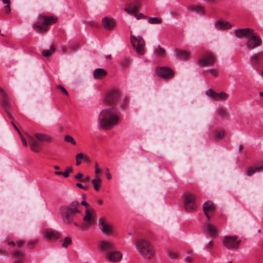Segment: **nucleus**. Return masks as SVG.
Segmentation results:
<instances>
[{
  "label": "nucleus",
  "instance_id": "1",
  "mask_svg": "<svg viewBox=\"0 0 263 263\" xmlns=\"http://www.w3.org/2000/svg\"><path fill=\"white\" fill-rule=\"evenodd\" d=\"M79 207V202L76 200L72 201L69 204L61 206L59 212L63 220L68 224L73 223L76 227L80 228V224L74 221L77 215L81 213Z\"/></svg>",
  "mask_w": 263,
  "mask_h": 263
},
{
  "label": "nucleus",
  "instance_id": "2",
  "mask_svg": "<svg viewBox=\"0 0 263 263\" xmlns=\"http://www.w3.org/2000/svg\"><path fill=\"white\" fill-rule=\"evenodd\" d=\"M99 120L102 128L109 130L118 124L119 117L116 110L114 107H110L100 112Z\"/></svg>",
  "mask_w": 263,
  "mask_h": 263
},
{
  "label": "nucleus",
  "instance_id": "3",
  "mask_svg": "<svg viewBox=\"0 0 263 263\" xmlns=\"http://www.w3.org/2000/svg\"><path fill=\"white\" fill-rule=\"evenodd\" d=\"M235 35L238 38L246 37L247 41L246 45L249 50H252L260 46L262 44L261 38L253 30L250 28L236 29Z\"/></svg>",
  "mask_w": 263,
  "mask_h": 263
},
{
  "label": "nucleus",
  "instance_id": "4",
  "mask_svg": "<svg viewBox=\"0 0 263 263\" xmlns=\"http://www.w3.org/2000/svg\"><path fill=\"white\" fill-rule=\"evenodd\" d=\"M135 244L140 254L143 258L150 259L154 256L155 254V250L152 245L148 240L140 239L137 240Z\"/></svg>",
  "mask_w": 263,
  "mask_h": 263
},
{
  "label": "nucleus",
  "instance_id": "5",
  "mask_svg": "<svg viewBox=\"0 0 263 263\" xmlns=\"http://www.w3.org/2000/svg\"><path fill=\"white\" fill-rule=\"evenodd\" d=\"M39 19L40 21L44 19L43 24H41L40 23H35L33 24V28L40 32L46 31L48 29V26L56 23L57 21V18L53 16H44L43 15H40Z\"/></svg>",
  "mask_w": 263,
  "mask_h": 263
},
{
  "label": "nucleus",
  "instance_id": "6",
  "mask_svg": "<svg viewBox=\"0 0 263 263\" xmlns=\"http://www.w3.org/2000/svg\"><path fill=\"white\" fill-rule=\"evenodd\" d=\"M130 42L137 54L142 56L145 53V42L144 39L141 36H136L131 34Z\"/></svg>",
  "mask_w": 263,
  "mask_h": 263
},
{
  "label": "nucleus",
  "instance_id": "7",
  "mask_svg": "<svg viewBox=\"0 0 263 263\" xmlns=\"http://www.w3.org/2000/svg\"><path fill=\"white\" fill-rule=\"evenodd\" d=\"M241 240L236 235L226 236L224 237L222 243L223 246L230 250H237L239 249Z\"/></svg>",
  "mask_w": 263,
  "mask_h": 263
},
{
  "label": "nucleus",
  "instance_id": "8",
  "mask_svg": "<svg viewBox=\"0 0 263 263\" xmlns=\"http://www.w3.org/2000/svg\"><path fill=\"white\" fill-rule=\"evenodd\" d=\"M184 206L187 212H192L197 209L196 198L191 193H185L183 196Z\"/></svg>",
  "mask_w": 263,
  "mask_h": 263
},
{
  "label": "nucleus",
  "instance_id": "9",
  "mask_svg": "<svg viewBox=\"0 0 263 263\" xmlns=\"http://www.w3.org/2000/svg\"><path fill=\"white\" fill-rule=\"evenodd\" d=\"M216 61L215 58L213 53L205 54L203 58L198 60V64L201 66L213 65Z\"/></svg>",
  "mask_w": 263,
  "mask_h": 263
},
{
  "label": "nucleus",
  "instance_id": "10",
  "mask_svg": "<svg viewBox=\"0 0 263 263\" xmlns=\"http://www.w3.org/2000/svg\"><path fill=\"white\" fill-rule=\"evenodd\" d=\"M99 226L101 231L106 235H110L113 232L112 227L111 224L107 223L104 217H101L98 221Z\"/></svg>",
  "mask_w": 263,
  "mask_h": 263
},
{
  "label": "nucleus",
  "instance_id": "11",
  "mask_svg": "<svg viewBox=\"0 0 263 263\" xmlns=\"http://www.w3.org/2000/svg\"><path fill=\"white\" fill-rule=\"evenodd\" d=\"M157 74L164 79H171L174 77V72L168 67H162L156 69Z\"/></svg>",
  "mask_w": 263,
  "mask_h": 263
},
{
  "label": "nucleus",
  "instance_id": "12",
  "mask_svg": "<svg viewBox=\"0 0 263 263\" xmlns=\"http://www.w3.org/2000/svg\"><path fill=\"white\" fill-rule=\"evenodd\" d=\"M206 94L214 100H226L228 97V94L224 92L216 93L212 89L206 90Z\"/></svg>",
  "mask_w": 263,
  "mask_h": 263
},
{
  "label": "nucleus",
  "instance_id": "13",
  "mask_svg": "<svg viewBox=\"0 0 263 263\" xmlns=\"http://www.w3.org/2000/svg\"><path fill=\"white\" fill-rule=\"evenodd\" d=\"M119 96V92L117 90H112L108 92L105 99V102L108 104H112Z\"/></svg>",
  "mask_w": 263,
  "mask_h": 263
},
{
  "label": "nucleus",
  "instance_id": "14",
  "mask_svg": "<svg viewBox=\"0 0 263 263\" xmlns=\"http://www.w3.org/2000/svg\"><path fill=\"white\" fill-rule=\"evenodd\" d=\"M95 212L94 210H89L86 208L85 209V214L83 218V220L85 222L93 224L95 221Z\"/></svg>",
  "mask_w": 263,
  "mask_h": 263
},
{
  "label": "nucleus",
  "instance_id": "15",
  "mask_svg": "<svg viewBox=\"0 0 263 263\" xmlns=\"http://www.w3.org/2000/svg\"><path fill=\"white\" fill-rule=\"evenodd\" d=\"M0 94L2 96V99L0 101L1 104L5 108L7 111L8 110L9 107L10 105V99L7 93L0 87Z\"/></svg>",
  "mask_w": 263,
  "mask_h": 263
},
{
  "label": "nucleus",
  "instance_id": "16",
  "mask_svg": "<svg viewBox=\"0 0 263 263\" xmlns=\"http://www.w3.org/2000/svg\"><path fill=\"white\" fill-rule=\"evenodd\" d=\"M102 26L107 30L113 29L116 25V22L115 20L111 17H104L102 20Z\"/></svg>",
  "mask_w": 263,
  "mask_h": 263
},
{
  "label": "nucleus",
  "instance_id": "17",
  "mask_svg": "<svg viewBox=\"0 0 263 263\" xmlns=\"http://www.w3.org/2000/svg\"><path fill=\"white\" fill-rule=\"evenodd\" d=\"M44 235L47 240L58 239L61 236V234L58 231L51 229H46L44 231Z\"/></svg>",
  "mask_w": 263,
  "mask_h": 263
},
{
  "label": "nucleus",
  "instance_id": "18",
  "mask_svg": "<svg viewBox=\"0 0 263 263\" xmlns=\"http://www.w3.org/2000/svg\"><path fill=\"white\" fill-rule=\"evenodd\" d=\"M215 26L219 30H227L231 28L233 25L226 21L219 20L215 23Z\"/></svg>",
  "mask_w": 263,
  "mask_h": 263
},
{
  "label": "nucleus",
  "instance_id": "19",
  "mask_svg": "<svg viewBox=\"0 0 263 263\" xmlns=\"http://www.w3.org/2000/svg\"><path fill=\"white\" fill-rule=\"evenodd\" d=\"M203 210L204 214L209 220L210 218L209 215V213L213 212L215 210V206L214 203L210 201L205 202L203 206Z\"/></svg>",
  "mask_w": 263,
  "mask_h": 263
},
{
  "label": "nucleus",
  "instance_id": "20",
  "mask_svg": "<svg viewBox=\"0 0 263 263\" xmlns=\"http://www.w3.org/2000/svg\"><path fill=\"white\" fill-rule=\"evenodd\" d=\"M122 257V254L118 251H110L108 253V259L112 262H116L120 260Z\"/></svg>",
  "mask_w": 263,
  "mask_h": 263
},
{
  "label": "nucleus",
  "instance_id": "21",
  "mask_svg": "<svg viewBox=\"0 0 263 263\" xmlns=\"http://www.w3.org/2000/svg\"><path fill=\"white\" fill-rule=\"evenodd\" d=\"M107 74L106 71L102 68H97L93 71V77L96 79H102Z\"/></svg>",
  "mask_w": 263,
  "mask_h": 263
},
{
  "label": "nucleus",
  "instance_id": "22",
  "mask_svg": "<svg viewBox=\"0 0 263 263\" xmlns=\"http://www.w3.org/2000/svg\"><path fill=\"white\" fill-rule=\"evenodd\" d=\"M114 246L112 242L105 240L99 242V248L102 251H106L109 249H112Z\"/></svg>",
  "mask_w": 263,
  "mask_h": 263
},
{
  "label": "nucleus",
  "instance_id": "23",
  "mask_svg": "<svg viewBox=\"0 0 263 263\" xmlns=\"http://www.w3.org/2000/svg\"><path fill=\"white\" fill-rule=\"evenodd\" d=\"M28 137L32 141V143L30 145V148L31 151L34 152L38 153L40 151V143L36 140H35L33 137L30 135H28Z\"/></svg>",
  "mask_w": 263,
  "mask_h": 263
},
{
  "label": "nucleus",
  "instance_id": "24",
  "mask_svg": "<svg viewBox=\"0 0 263 263\" xmlns=\"http://www.w3.org/2000/svg\"><path fill=\"white\" fill-rule=\"evenodd\" d=\"M34 136L40 141L50 142L52 140V139L50 136L44 134L36 133L34 134Z\"/></svg>",
  "mask_w": 263,
  "mask_h": 263
},
{
  "label": "nucleus",
  "instance_id": "25",
  "mask_svg": "<svg viewBox=\"0 0 263 263\" xmlns=\"http://www.w3.org/2000/svg\"><path fill=\"white\" fill-rule=\"evenodd\" d=\"M263 170L262 165L252 166L250 167L246 171V175L248 176H251L256 172H260Z\"/></svg>",
  "mask_w": 263,
  "mask_h": 263
},
{
  "label": "nucleus",
  "instance_id": "26",
  "mask_svg": "<svg viewBox=\"0 0 263 263\" xmlns=\"http://www.w3.org/2000/svg\"><path fill=\"white\" fill-rule=\"evenodd\" d=\"M91 183L96 192L99 191L102 185L101 179L97 176H95V178L91 180Z\"/></svg>",
  "mask_w": 263,
  "mask_h": 263
},
{
  "label": "nucleus",
  "instance_id": "27",
  "mask_svg": "<svg viewBox=\"0 0 263 263\" xmlns=\"http://www.w3.org/2000/svg\"><path fill=\"white\" fill-rule=\"evenodd\" d=\"M175 52L180 59L186 60L189 57V53L185 50L177 49Z\"/></svg>",
  "mask_w": 263,
  "mask_h": 263
},
{
  "label": "nucleus",
  "instance_id": "28",
  "mask_svg": "<svg viewBox=\"0 0 263 263\" xmlns=\"http://www.w3.org/2000/svg\"><path fill=\"white\" fill-rule=\"evenodd\" d=\"M206 232L211 235V236H214L217 234V230L215 226L212 224H208L205 226Z\"/></svg>",
  "mask_w": 263,
  "mask_h": 263
},
{
  "label": "nucleus",
  "instance_id": "29",
  "mask_svg": "<svg viewBox=\"0 0 263 263\" xmlns=\"http://www.w3.org/2000/svg\"><path fill=\"white\" fill-rule=\"evenodd\" d=\"M262 55L261 53L254 54L250 58V62L252 65H257L260 62L259 57Z\"/></svg>",
  "mask_w": 263,
  "mask_h": 263
},
{
  "label": "nucleus",
  "instance_id": "30",
  "mask_svg": "<svg viewBox=\"0 0 263 263\" xmlns=\"http://www.w3.org/2000/svg\"><path fill=\"white\" fill-rule=\"evenodd\" d=\"M140 8V4L139 3L134 5L130 9L124 8V10L128 14H134Z\"/></svg>",
  "mask_w": 263,
  "mask_h": 263
},
{
  "label": "nucleus",
  "instance_id": "31",
  "mask_svg": "<svg viewBox=\"0 0 263 263\" xmlns=\"http://www.w3.org/2000/svg\"><path fill=\"white\" fill-rule=\"evenodd\" d=\"M165 52V50L161 47L160 46H158L157 48L155 50V53L156 56L157 57H163Z\"/></svg>",
  "mask_w": 263,
  "mask_h": 263
},
{
  "label": "nucleus",
  "instance_id": "32",
  "mask_svg": "<svg viewBox=\"0 0 263 263\" xmlns=\"http://www.w3.org/2000/svg\"><path fill=\"white\" fill-rule=\"evenodd\" d=\"M148 22L152 24H159L162 22V20L157 17H149Z\"/></svg>",
  "mask_w": 263,
  "mask_h": 263
},
{
  "label": "nucleus",
  "instance_id": "33",
  "mask_svg": "<svg viewBox=\"0 0 263 263\" xmlns=\"http://www.w3.org/2000/svg\"><path fill=\"white\" fill-rule=\"evenodd\" d=\"M192 11H196L197 12L200 13L202 14H204V8L200 6H196L192 7L190 8Z\"/></svg>",
  "mask_w": 263,
  "mask_h": 263
},
{
  "label": "nucleus",
  "instance_id": "34",
  "mask_svg": "<svg viewBox=\"0 0 263 263\" xmlns=\"http://www.w3.org/2000/svg\"><path fill=\"white\" fill-rule=\"evenodd\" d=\"M55 51V49L53 46L50 47V49L42 52V55L45 57L50 56Z\"/></svg>",
  "mask_w": 263,
  "mask_h": 263
},
{
  "label": "nucleus",
  "instance_id": "35",
  "mask_svg": "<svg viewBox=\"0 0 263 263\" xmlns=\"http://www.w3.org/2000/svg\"><path fill=\"white\" fill-rule=\"evenodd\" d=\"M72 242L71 238L70 237H66L64 240L62 244V246L63 248H66L68 247L69 245H70Z\"/></svg>",
  "mask_w": 263,
  "mask_h": 263
},
{
  "label": "nucleus",
  "instance_id": "36",
  "mask_svg": "<svg viewBox=\"0 0 263 263\" xmlns=\"http://www.w3.org/2000/svg\"><path fill=\"white\" fill-rule=\"evenodd\" d=\"M129 64H130L129 59L127 58H124L121 62V67L125 68L127 66H128Z\"/></svg>",
  "mask_w": 263,
  "mask_h": 263
},
{
  "label": "nucleus",
  "instance_id": "37",
  "mask_svg": "<svg viewBox=\"0 0 263 263\" xmlns=\"http://www.w3.org/2000/svg\"><path fill=\"white\" fill-rule=\"evenodd\" d=\"M224 136V132L222 130L218 131L215 133V135L214 136V138L215 140H220L223 138Z\"/></svg>",
  "mask_w": 263,
  "mask_h": 263
},
{
  "label": "nucleus",
  "instance_id": "38",
  "mask_svg": "<svg viewBox=\"0 0 263 263\" xmlns=\"http://www.w3.org/2000/svg\"><path fill=\"white\" fill-rule=\"evenodd\" d=\"M64 140L67 142H70L73 145H76V142L74 139L69 135H66L64 137Z\"/></svg>",
  "mask_w": 263,
  "mask_h": 263
},
{
  "label": "nucleus",
  "instance_id": "39",
  "mask_svg": "<svg viewBox=\"0 0 263 263\" xmlns=\"http://www.w3.org/2000/svg\"><path fill=\"white\" fill-rule=\"evenodd\" d=\"M12 255L16 257L24 258V253L22 251L17 250L12 253Z\"/></svg>",
  "mask_w": 263,
  "mask_h": 263
},
{
  "label": "nucleus",
  "instance_id": "40",
  "mask_svg": "<svg viewBox=\"0 0 263 263\" xmlns=\"http://www.w3.org/2000/svg\"><path fill=\"white\" fill-rule=\"evenodd\" d=\"M84 158V155L83 153H81L76 155V165L79 166L81 163V159Z\"/></svg>",
  "mask_w": 263,
  "mask_h": 263
},
{
  "label": "nucleus",
  "instance_id": "41",
  "mask_svg": "<svg viewBox=\"0 0 263 263\" xmlns=\"http://www.w3.org/2000/svg\"><path fill=\"white\" fill-rule=\"evenodd\" d=\"M217 112L218 114L222 118L227 117V113L226 109L223 108H220L218 109Z\"/></svg>",
  "mask_w": 263,
  "mask_h": 263
},
{
  "label": "nucleus",
  "instance_id": "42",
  "mask_svg": "<svg viewBox=\"0 0 263 263\" xmlns=\"http://www.w3.org/2000/svg\"><path fill=\"white\" fill-rule=\"evenodd\" d=\"M72 171H73V168H72V166L68 167L66 168L65 172H63V176L65 178H67L69 175V173H72Z\"/></svg>",
  "mask_w": 263,
  "mask_h": 263
},
{
  "label": "nucleus",
  "instance_id": "43",
  "mask_svg": "<svg viewBox=\"0 0 263 263\" xmlns=\"http://www.w3.org/2000/svg\"><path fill=\"white\" fill-rule=\"evenodd\" d=\"M91 224H89L88 223H84L80 224V230L81 231H86L88 229V228L91 226Z\"/></svg>",
  "mask_w": 263,
  "mask_h": 263
},
{
  "label": "nucleus",
  "instance_id": "44",
  "mask_svg": "<svg viewBox=\"0 0 263 263\" xmlns=\"http://www.w3.org/2000/svg\"><path fill=\"white\" fill-rule=\"evenodd\" d=\"M25 244V241L23 240H19L17 241L15 243V246H16L18 248H22Z\"/></svg>",
  "mask_w": 263,
  "mask_h": 263
},
{
  "label": "nucleus",
  "instance_id": "45",
  "mask_svg": "<svg viewBox=\"0 0 263 263\" xmlns=\"http://www.w3.org/2000/svg\"><path fill=\"white\" fill-rule=\"evenodd\" d=\"M57 88L60 89L63 93L65 94L67 96L68 95V93L67 91L65 89V88L62 85H59L57 86Z\"/></svg>",
  "mask_w": 263,
  "mask_h": 263
},
{
  "label": "nucleus",
  "instance_id": "46",
  "mask_svg": "<svg viewBox=\"0 0 263 263\" xmlns=\"http://www.w3.org/2000/svg\"><path fill=\"white\" fill-rule=\"evenodd\" d=\"M19 136L20 137V138L21 139V140H22V142L23 144V145L26 147L27 146V141L26 140H25V138L23 137V136L22 135V133H21V132H19Z\"/></svg>",
  "mask_w": 263,
  "mask_h": 263
},
{
  "label": "nucleus",
  "instance_id": "47",
  "mask_svg": "<svg viewBox=\"0 0 263 263\" xmlns=\"http://www.w3.org/2000/svg\"><path fill=\"white\" fill-rule=\"evenodd\" d=\"M135 16H136V17L138 19V20H139V19H141V18H145L146 17L145 16H144L142 13H135L134 14Z\"/></svg>",
  "mask_w": 263,
  "mask_h": 263
},
{
  "label": "nucleus",
  "instance_id": "48",
  "mask_svg": "<svg viewBox=\"0 0 263 263\" xmlns=\"http://www.w3.org/2000/svg\"><path fill=\"white\" fill-rule=\"evenodd\" d=\"M4 8H5V12L7 14H9L10 12L11 9H10V4L5 5V6H4Z\"/></svg>",
  "mask_w": 263,
  "mask_h": 263
},
{
  "label": "nucleus",
  "instance_id": "49",
  "mask_svg": "<svg viewBox=\"0 0 263 263\" xmlns=\"http://www.w3.org/2000/svg\"><path fill=\"white\" fill-rule=\"evenodd\" d=\"M214 247V242L213 241H210L207 245L206 248L209 250L212 249Z\"/></svg>",
  "mask_w": 263,
  "mask_h": 263
},
{
  "label": "nucleus",
  "instance_id": "50",
  "mask_svg": "<svg viewBox=\"0 0 263 263\" xmlns=\"http://www.w3.org/2000/svg\"><path fill=\"white\" fill-rule=\"evenodd\" d=\"M83 175L82 173H79L77 175L74 176V178L76 179H80L83 177Z\"/></svg>",
  "mask_w": 263,
  "mask_h": 263
},
{
  "label": "nucleus",
  "instance_id": "51",
  "mask_svg": "<svg viewBox=\"0 0 263 263\" xmlns=\"http://www.w3.org/2000/svg\"><path fill=\"white\" fill-rule=\"evenodd\" d=\"M24 258L18 257L16 258L13 263H23Z\"/></svg>",
  "mask_w": 263,
  "mask_h": 263
},
{
  "label": "nucleus",
  "instance_id": "52",
  "mask_svg": "<svg viewBox=\"0 0 263 263\" xmlns=\"http://www.w3.org/2000/svg\"><path fill=\"white\" fill-rule=\"evenodd\" d=\"M193 258L191 256H187L185 258V261L187 263H190L192 261Z\"/></svg>",
  "mask_w": 263,
  "mask_h": 263
},
{
  "label": "nucleus",
  "instance_id": "53",
  "mask_svg": "<svg viewBox=\"0 0 263 263\" xmlns=\"http://www.w3.org/2000/svg\"><path fill=\"white\" fill-rule=\"evenodd\" d=\"M210 73L213 75L214 77L217 76V71L215 69H211Z\"/></svg>",
  "mask_w": 263,
  "mask_h": 263
},
{
  "label": "nucleus",
  "instance_id": "54",
  "mask_svg": "<svg viewBox=\"0 0 263 263\" xmlns=\"http://www.w3.org/2000/svg\"><path fill=\"white\" fill-rule=\"evenodd\" d=\"M170 255L173 258H175L177 257V254L175 252H171Z\"/></svg>",
  "mask_w": 263,
  "mask_h": 263
},
{
  "label": "nucleus",
  "instance_id": "55",
  "mask_svg": "<svg viewBox=\"0 0 263 263\" xmlns=\"http://www.w3.org/2000/svg\"><path fill=\"white\" fill-rule=\"evenodd\" d=\"M36 243H37V240H33V241H28L27 244L28 245L34 246Z\"/></svg>",
  "mask_w": 263,
  "mask_h": 263
},
{
  "label": "nucleus",
  "instance_id": "56",
  "mask_svg": "<svg viewBox=\"0 0 263 263\" xmlns=\"http://www.w3.org/2000/svg\"><path fill=\"white\" fill-rule=\"evenodd\" d=\"M10 106V105L9 106ZM9 108H10V107H9ZM7 114V115L8 116V117L10 119H12V117L11 116V115H10V108H8V110L7 111L5 108Z\"/></svg>",
  "mask_w": 263,
  "mask_h": 263
},
{
  "label": "nucleus",
  "instance_id": "57",
  "mask_svg": "<svg viewBox=\"0 0 263 263\" xmlns=\"http://www.w3.org/2000/svg\"><path fill=\"white\" fill-rule=\"evenodd\" d=\"M101 172V171L100 168L98 169H95V176H97L98 177H99V174H100Z\"/></svg>",
  "mask_w": 263,
  "mask_h": 263
},
{
  "label": "nucleus",
  "instance_id": "58",
  "mask_svg": "<svg viewBox=\"0 0 263 263\" xmlns=\"http://www.w3.org/2000/svg\"><path fill=\"white\" fill-rule=\"evenodd\" d=\"M7 244L9 246H12L13 247L15 246V243L13 241H8Z\"/></svg>",
  "mask_w": 263,
  "mask_h": 263
},
{
  "label": "nucleus",
  "instance_id": "59",
  "mask_svg": "<svg viewBox=\"0 0 263 263\" xmlns=\"http://www.w3.org/2000/svg\"><path fill=\"white\" fill-rule=\"evenodd\" d=\"M76 186L80 189H84V190H85L86 188H85L83 185L80 183H78L76 184Z\"/></svg>",
  "mask_w": 263,
  "mask_h": 263
},
{
  "label": "nucleus",
  "instance_id": "60",
  "mask_svg": "<svg viewBox=\"0 0 263 263\" xmlns=\"http://www.w3.org/2000/svg\"><path fill=\"white\" fill-rule=\"evenodd\" d=\"M81 204L84 206H85V207H86L87 208L88 206V203L85 201V200H83Z\"/></svg>",
  "mask_w": 263,
  "mask_h": 263
},
{
  "label": "nucleus",
  "instance_id": "61",
  "mask_svg": "<svg viewBox=\"0 0 263 263\" xmlns=\"http://www.w3.org/2000/svg\"><path fill=\"white\" fill-rule=\"evenodd\" d=\"M12 124L13 125V127L15 128V129L17 131L18 133L19 134L20 130L17 127V126L15 125V124L13 123V121H11Z\"/></svg>",
  "mask_w": 263,
  "mask_h": 263
},
{
  "label": "nucleus",
  "instance_id": "62",
  "mask_svg": "<svg viewBox=\"0 0 263 263\" xmlns=\"http://www.w3.org/2000/svg\"><path fill=\"white\" fill-rule=\"evenodd\" d=\"M3 3L5 4H10V1L9 0H2Z\"/></svg>",
  "mask_w": 263,
  "mask_h": 263
},
{
  "label": "nucleus",
  "instance_id": "63",
  "mask_svg": "<svg viewBox=\"0 0 263 263\" xmlns=\"http://www.w3.org/2000/svg\"><path fill=\"white\" fill-rule=\"evenodd\" d=\"M54 174L56 175H63V172H55Z\"/></svg>",
  "mask_w": 263,
  "mask_h": 263
},
{
  "label": "nucleus",
  "instance_id": "64",
  "mask_svg": "<svg viewBox=\"0 0 263 263\" xmlns=\"http://www.w3.org/2000/svg\"><path fill=\"white\" fill-rule=\"evenodd\" d=\"M6 253V251L3 249L0 248V254H5Z\"/></svg>",
  "mask_w": 263,
  "mask_h": 263
}]
</instances>
